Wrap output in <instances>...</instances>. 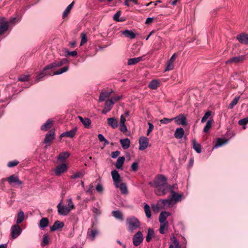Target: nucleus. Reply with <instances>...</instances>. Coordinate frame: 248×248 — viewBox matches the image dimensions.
I'll return each mask as SVG.
<instances>
[{"instance_id":"3","label":"nucleus","mask_w":248,"mask_h":248,"mask_svg":"<svg viewBox=\"0 0 248 248\" xmlns=\"http://www.w3.org/2000/svg\"><path fill=\"white\" fill-rule=\"evenodd\" d=\"M126 225L127 230L132 232L139 228L140 223L139 219L134 216L129 217L126 219Z\"/></svg>"},{"instance_id":"12","label":"nucleus","mask_w":248,"mask_h":248,"mask_svg":"<svg viewBox=\"0 0 248 248\" xmlns=\"http://www.w3.org/2000/svg\"><path fill=\"white\" fill-rule=\"evenodd\" d=\"M139 150L141 151L144 150L147 147L149 143V139L145 137L140 138L139 140Z\"/></svg>"},{"instance_id":"34","label":"nucleus","mask_w":248,"mask_h":248,"mask_svg":"<svg viewBox=\"0 0 248 248\" xmlns=\"http://www.w3.org/2000/svg\"><path fill=\"white\" fill-rule=\"evenodd\" d=\"M112 215L115 218L117 219H119L122 221L124 220V216L122 213L119 210L112 211Z\"/></svg>"},{"instance_id":"48","label":"nucleus","mask_w":248,"mask_h":248,"mask_svg":"<svg viewBox=\"0 0 248 248\" xmlns=\"http://www.w3.org/2000/svg\"><path fill=\"white\" fill-rule=\"evenodd\" d=\"M49 243V238L47 234H45L43 235V238L42 240V242L41 243V246L42 247H44L47 245Z\"/></svg>"},{"instance_id":"46","label":"nucleus","mask_w":248,"mask_h":248,"mask_svg":"<svg viewBox=\"0 0 248 248\" xmlns=\"http://www.w3.org/2000/svg\"><path fill=\"white\" fill-rule=\"evenodd\" d=\"M239 98V96H235V98L231 101L229 105V108L231 109L234 106L237 104Z\"/></svg>"},{"instance_id":"58","label":"nucleus","mask_w":248,"mask_h":248,"mask_svg":"<svg viewBox=\"0 0 248 248\" xmlns=\"http://www.w3.org/2000/svg\"><path fill=\"white\" fill-rule=\"evenodd\" d=\"M148 124L149 125V128L147 132V136H148L150 134V133L153 131L154 127V125L151 123H148Z\"/></svg>"},{"instance_id":"30","label":"nucleus","mask_w":248,"mask_h":248,"mask_svg":"<svg viewBox=\"0 0 248 248\" xmlns=\"http://www.w3.org/2000/svg\"><path fill=\"white\" fill-rule=\"evenodd\" d=\"M112 179L114 182L116 181H121L120 175L116 170H113L111 172Z\"/></svg>"},{"instance_id":"1","label":"nucleus","mask_w":248,"mask_h":248,"mask_svg":"<svg viewBox=\"0 0 248 248\" xmlns=\"http://www.w3.org/2000/svg\"><path fill=\"white\" fill-rule=\"evenodd\" d=\"M149 184L155 188V193L158 196L166 195L172 186L168 185L167 178L161 174L156 175L153 181L149 182Z\"/></svg>"},{"instance_id":"18","label":"nucleus","mask_w":248,"mask_h":248,"mask_svg":"<svg viewBox=\"0 0 248 248\" xmlns=\"http://www.w3.org/2000/svg\"><path fill=\"white\" fill-rule=\"evenodd\" d=\"M8 28V22L4 20V18L1 19V20H0V35H2L7 31Z\"/></svg>"},{"instance_id":"17","label":"nucleus","mask_w":248,"mask_h":248,"mask_svg":"<svg viewBox=\"0 0 248 248\" xmlns=\"http://www.w3.org/2000/svg\"><path fill=\"white\" fill-rule=\"evenodd\" d=\"M77 127H75L70 131L62 133L60 136L61 140L63 137L73 138L77 131Z\"/></svg>"},{"instance_id":"25","label":"nucleus","mask_w":248,"mask_h":248,"mask_svg":"<svg viewBox=\"0 0 248 248\" xmlns=\"http://www.w3.org/2000/svg\"><path fill=\"white\" fill-rule=\"evenodd\" d=\"M192 144L193 148L198 153H201L202 152V146L200 143H198L195 139H193L192 140Z\"/></svg>"},{"instance_id":"9","label":"nucleus","mask_w":248,"mask_h":248,"mask_svg":"<svg viewBox=\"0 0 248 248\" xmlns=\"http://www.w3.org/2000/svg\"><path fill=\"white\" fill-rule=\"evenodd\" d=\"M57 208H58V214L60 215L66 216L70 211V209H69L68 207L62 206V201L58 204Z\"/></svg>"},{"instance_id":"32","label":"nucleus","mask_w":248,"mask_h":248,"mask_svg":"<svg viewBox=\"0 0 248 248\" xmlns=\"http://www.w3.org/2000/svg\"><path fill=\"white\" fill-rule=\"evenodd\" d=\"M125 160L124 156L119 157L116 161L115 166L118 169H121Z\"/></svg>"},{"instance_id":"10","label":"nucleus","mask_w":248,"mask_h":248,"mask_svg":"<svg viewBox=\"0 0 248 248\" xmlns=\"http://www.w3.org/2000/svg\"><path fill=\"white\" fill-rule=\"evenodd\" d=\"M172 201L170 197H169V198L167 199L164 200H160L158 201L156 204V207L157 208L162 209L166 205L170 206L172 203Z\"/></svg>"},{"instance_id":"6","label":"nucleus","mask_w":248,"mask_h":248,"mask_svg":"<svg viewBox=\"0 0 248 248\" xmlns=\"http://www.w3.org/2000/svg\"><path fill=\"white\" fill-rule=\"evenodd\" d=\"M11 235L13 239L17 238L21 233L22 229L18 224H15L12 226L11 229Z\"/></svg>"},{"instance_id":"27","label":"nucleus","mask_w":248,"mask_h":248,"mask_svg":"<svg viewBox=\"0 0 248 248\" xmlns=\"http://www.w3.org/2000/svg\"><path fill=\"white\" fill-rule=\"evenodd\" d=\"M143 57H144V56H141V57H137V58L129 59L128 60L127 64L128 65L135 64L140 62V61H143Z\"/></svg>"},{"instance_id":"20","label":"nucleus","mask_w":248,"mask_h":248,"mask_svg":"<svg viewBox=\"0 0 248 248\" xmlns=\"http://www.w3.org/2000/svg\"><path fill=\"white\" fill-rule=\"evenodd\" d=\"M107 123L108 125L113 129H115L118 127V122L117 119L114 118L112 117L108 118Z\"/></svg>"},{"instance_id":"61","label":"nucleus","mask_w":248,"mask_h":248,"mask_svg":"<svg viewBox=\"0 0 248 248\" xmlns=\"http://www.w3.org/2000/svg\"><path fill=\"white\" fill-rule=\"evenodd\" d=\"M82 35V38L81 40L80 45H82L83 44H85L87 41V39L86 36V35L83 33L81 34Z\"/></svg>"},{"instance_id":"2","label":"nucleus","mask_w":248,"mask_h":248,"mask_svg":"<svg viewBox=\"0 0 248 248\" xmlns=\"http://www.w3.org/2000/svg\"><path fill=\"white\" fill-rule=\"evenodd\" d=\"M55 68L54 67H51L49 66V64L46 66L44 68V70L41 71L39 74H38L36 78V81L38 82L41 80L43 77L45 76H52V75H60L64 72L68 71L69 69L68 66H65L63 68L55 71L53 72V69Z\"/></svg>"},{"instance_id":"11","label":"nucleus","mask_w":248,"mask_h":248,"mask_svg":"<svg viewBox=\"0 0 248 248\" xmlns=\"http://www.w3.org/2000/svg\"><path fill=\"white\" fill-rule=\"evenodd\" d=\"M173 120L175 121L177 125H185L187 124L186 118L183 114H180L178 116L173 118Z\"/></svg>"},{"instance_id":"5","label":"nucleus","mask_w":248,"mask_h":248,"mask_svg":"<svg viewBox=\"0 0 248 248\" xmlns=\"http://www.w3.org/2000/svg\"><path fill=\"white\" fill-rule=\"evenodd\" d=\"M174 185H172L171 189L169 190V192H170L169 197L170 198L172 202H174L175 203L178 202L181 200L182 195L177 193L174 190Z\"/></svg>"},{"instance_id":"47","label":"nucleus","mask_w":248,"mask_h":248,"mask_svg":"<svg viewBox=\"0 0 248 248\" xmlns=\"http://www.w3.org/2000/svg\"><path fill=\"white\" fill-rule=\"evenodd\" d=\"M212 126V121L209 120L207 121V122L205 126H204L203 128V132L204 133H207L209 131L210 129L211 128Z\"/></svg>"},{"instance_id":"21","label":"nucleus","mask_w":248,"mask_h":248,"mask_svg":"<svg viewBox=\"0 0 248 248\" xmlns=\"http://www.w3.org/2000/svg\"><path fill=\"white\" fill-rule=\"evenodd\" d=\"M68 61L67 59H63L58 62H55L53 63L49 64V66L51 67H60L64 64L67 63Z\"/></svg>"},{"instance_id":"23","label":"nucleus","mask_w":248,"mask_h":248,"mask_svg":"<svg viewBox=\"0 0 248 248\" xmlns=\"http://www.w3.org/2000/svg\"><path fill=\"white\" fill-rule=\"evenodd\" d=\"M113 91L112 90L110 91L102 92L100 94L99 101L101 102L105 101L107 98L109 97L110 96L111 93Z\"/></svg>"},{"instance_id":"35","label":"nucleus","mask_w":248,"mask_h":248,"mask_svg":"<svg viewBox=\"0 0 248 248\" xmlns=\"http://www.w3.org/2000/svg\"><path fill=\"white\" fill-rule=\"evenodd\" d=\"M25 218L24 213L23 211L20 210L17 216L16 222L17 224L21 223L24 220Z\"/></svg>"},{"instance_id":"26","label":"nucleus","mask_w":248,"mask_h":248,"mask_svg":"<svg viewBox=\"0 0 248 248\" xmlns=\"http://www.w3.org/2000/svg\"><path fill=\"white\" fill-rule=\"evenodd\" d=\"M120 142L124 150L128 149L130 146V140L128 138L122 139L120 140Z\"/></svg>"},{"instance_id":"40","label":"nucleus","mask_w":248,"mask_h":248,"mask_svg":"<svg viewBox=\"0 0 248 248\" xmlns=\"http://www.w3.org/2000/svg\"><path fill=\"white\" fill-rule=\"evenodd\" d=\"M69 156L70 154L68 152H62L59 155L58 159L62 161H64L66 158L69 157Z\"/></svg>"},{"instance_id":"14","label":"nucleus","mask_w":248,"mask_h":248,"mask_svg":"<svg viewBox=\"0 0 248 248\" xmlns=\"http://www.w3.org/2000/svg\"><path fill=\"white\" fill-rule=\"evenodd\" d=\"M246 57L245 55H241L236 57H234L230 59L228 61L226 62V63H229L231 62H233L235 63H239L243 62L244 60H245Z\"/></svg>"},{"instance_id":"19","label":"nucleus","mask_w":248,"mask_h":248,"mask_svg":"<svg viewBox=\"0 0 248 248\" xmlns=\"http://www.w3.org/2000/svg\"><path fill=\"white\" fill-rule=\"evenodd\" d=\"M176 54H173L171 57L170 60L167 62V67L166 68V71H170L172 70L174 68V62L175 61L176 57Z\"/></svg>"},{"instance_id":"22","label":"nucleus","mask_w":248,"mask_h":248,"mask_svg":"<svg viewBox=\"0 0 248 248\" xmlns=\"http://www.w3.org/2000/svg\"><path fill=\"white\" fill-rule=\"evenodd\" d=\"M63 226V222L57 220L54 222V224L50 227V230L52 232H54L59 229L62 228Z\"/></svg>"},{"instance_id":"59","label":"nucleus","mask_w":248,"mask_h":248,"mask_svg":"<svg viewBox=\"0 0 248 248\" xmlns=\"http://www.w3.org/2000/svg\"><path fill=\"white\" fill-rule=\"evenodd\" d=\"M66 54H65L66 56H72L73 57H75L77 55L78 53L76 51H73L70 52L68 50L66 51Z\"/></svg>"},{"instance_id":"24","label":"nucleus","mask_w":248,"mask_h":248,"mask_svg":"<svg viewBox=\"0 0 248 248\" xmlns=\"http://www.w3.org/2000/svg\"><path fill=\"white\" fill-rule=\"evenodd\" d=\"M170 215V213L167 212H162L159 217V221L161 224L166 222L167 217Z\"/></svg>"},{"instance_id":"55","label":"nucleus","mask_w":248,"mask_h":248,"mask_svg":"<svg viewBox=\"0 0 248 248\" xmlns=\"http://www.w3.org/2000/svg\"><path fill=\"white\" fill-rule=\"evenodd\" d=\"M19 162L16 160H14L12 161H10L8 162L7 164V166L9 168H12L16 166L18 164Z\"/></svg>"},{"instance_id":"15","label":"nucleus","mask_w":248,"mask_h":248,"mask_svg":"<svg viewBox=\"0 0 248 248\" xmlns=\"http://www.w3.org/2000/svg\"><path fill=\"white\" fill-rule=\"evenodd\" d=\"M7 181L11 185L12 183H15L18 185H21L23 184V182L19 179L18 177L15 175H12L9 177L7 178Z\"/></svg>"},{"instance_id":"57","label":"nucleus","mask_w":248,"mask_h":248,"mask_svg":"<svg viewBox=\"0 0 248 248\" xmlns=\"http://www.w3.org/2000/svg\"><path fill=\"white\" fill-rule=\"evenodd\" d=\"M120 16L121 12L120 11L117 12V13L114 15L113 17V20L117 22L119 21Z\"/></svg>"},{"instance_id":"42","label":"nucleus","mask_w":248,"mask_h":248,"mask_svg":"<svg viewBox=\"0 0 248 248\" xmlns=\"http://www.w3.org/2000/svg\"><path fill=\"white\" fill-rule=\"evenodd\" d=\"M114 104V101H113L112 99H108L106 101L105 107L108 108L107 111H109L110 110Z\"/></svg>"},{"instance_id":"41","label":"nucleus","mask_w":248,"mask_h":248,"mask_svg":"<svg viewBox=\"0 0 248 248\" xmlns=\"http://www.w3.org/2000/svg\"><path fill=\"white\" fill-rule=\"evenodd\" d=\"M171 240L173 241V243L174 245H170L169 246V248H180L181 246L178 240L175 238V237H173V238H171Z\"/></svg>"},{"instance_id":"62","label":"nucleus","mask_w":248,"mask_h":248,"mask_svg":"<svg viewBox=\"0 0 248 248\" xmlns=\"http://www.w3.org/2000/svg\"><path fill=\"white\" fill-rule=\"evenodd\" d=\"M120 154V152L119 151L112 152L111 153V157L113 158H115L117 156H118Z\"/></svg>"},{"instance_id":"50","label":"nucleus","mask_w":248,"mask_h":248,"mask_svg":"<svg viewBox=\"0 0 248 248\" xmlns=\"http://www.w3.org/2000/svg\"><path fill=\"white\" fill-rule=\"evenodd\" d=\"M30 79V75H21L18 78V80L22 82L29 81Z\"/></svg>"},{"instance_id":"56","label":"nucleus","mask_w":248,"mask_h":248,"mask_svg":"<svg viewBox=\"0 0 248 248\" xmlns=\"http://www.w3.org/2000/svg\"><path fill=\"white\" fill-rule=\"evenodd\" d=\"M66 207H68L69 209H70V211L72 209H73L75 208V206L72 201L71 199H69L68 200V204Z\"/></svg>"},{"instance_id":"52","label":"nucleus","mask_w":248,"mask_h":248,"mask_svg":"<svg viewBox=\"0 0 248 248\" xmlns=\"http://www.w3.org/2000/svg\"><path fill=\"white\" fill-rule=\"evenodd\" d=\"M227 140H224L221 139H218L217 141L216 146H222V145H224V144H225L226 143H227Z\"/></svg>"},{"instance_id":"51","label":"nucleus","mask_w":248,"mask_h":248,"mask_svg":"<svg viewBox=\"0 0 248 248\" xmlns=\"http://www.w3.org/2000/svg\"><path fill=\"white\" fill-rule=\"evenodd\" d=\"M173 121V118H164L160 120V122L161 124H168L169 123Z\"/></svg>"},{"instance_id":"60","label":"nucleus","mask_w":248,"mask_h":248,"mask_svg":"<svg viewBox=\"0 0 248 248\" xmlns=\"http://www.w3.org/2000/svg\"><path fill=\"white\" fill-rule=\"evenodd\" d=\"M138 164L137 162H134L132 164L131 169L133 171H136L138 170Z\"/></svg>"},{"instance_id":"63","label":"nucleus","mask_w":248,"mask_h":248,"mask_svg":"<svg viewBox=\"0 0 248 248\" xmlns=\"http://www.w3.org/2000/svg\"><path fill=\"white\" fill-rule=\"evenodd\" d=\"M122 97V96L118 95H115L114 96H112L110 99H112L113 101L116 102L121 99Z\"/></svg>"},{"instance_id":"33","label":"nucleus","mask_w":248,"mask_h":248,"mask_svg":"<svg viewBox=\"0 0 248 248\" xmlns=\"http://www.w3.org/2000/svg\"><path fill=\"white\" fill-rule=\"evenodd\" d=\"M74 1H73L71 4H70L65 9L62 13V18H64L67 16L68 14H69L71 10L73 8L74 5Z\"/></svg>"},{"instance_id":"37","label":"nucleus","mask_w":248,"mask_h":248,"mask_svg":"<svg viewBox=\"0 0 248 248\" xmlns=\"http://www.w3.org/2000/svg\"><path fill=\"white\" fill-rule=\"evenodd\" d=\"M49 223V220L46 217H43L40 220L39 222V227L41 228H44L47 227Z\"/></svg>"},{"instance_id":"49","label":"nucleus","mask_w":248,"mask_h":248,"mask_svg":"<svg viewBox=\"0 0 248 248\" xmlns=\"http://www.w3.org/2000/svg\"><path fill=\"white\" fill-rule=\"evenodd\" d=\"M211 115V111H207L204 115L203 117L202 118L201 122L203 123L206 122L207 119Z\"/></svg>"},{"instance_id":"36","label":"nucleus","mask_w":248,"mask_h":248,"mask_svg":"<svg viewBox=\"0 0 248 248\" xmlns=\"http://www.w3.org/2000/svg\"><path fill=\"white\" fill-rule=\"evenodd\" d=\"M155 234L154 231L152 228H149L148 230V233L146 237V241L149 242Z\"/></svg>"},{"instance_id":"28","label":"nucleus","mask_w":248,"mask_h":248,"mask_svg":"<svg viewBox=\"0 0 248 248\" xmlns=\"http://www.w3.org/2000/svg\"><path fill=\"white\" fill-rule=\"evenodd\" d=\"M78 118H79L80 121L82 123V124L84 125V126L86 128L89 127V126L91 124V120L89 118H84L80 116H79L78 117Z\"/></svg>"},{"instance_id":"54","label":"nucleus","mask_w":248,"mask_h":248,"mask_svg":"<svg viewBox=\"0 0 248 248\" xmlns=\"http://www.w3.org/2000/svg\"><path fill=\"white\" fill-rule=\"evenodd\" d=\"M84 175L83 173L82 172H78L76 173L75 174L72 175L71 176V179H76L77 178L81 177L83 176Z\"/></svg>"},{"instance_id":"4","label":"nucleus","mask_w":248,"mask_h":248,"mask_svg":"<svg viewBox=\"0 0 248 248\" xmlns=\"http://www.w3.org/2000/svg\"><path fill=\"white\" fill-rule=\"evenodd\" d=\"M98 234L97 227L94 223H93L91 228L88 229L87 231V237L92 241L94 240L96 236Z\"/></svg>"},{"instance_id":"39","label":"nucleus","mask_w":248,"mask_h":248,"mask_svg":"<svg viewBox=\"0 0 248 248\" xmlns=\"http://www.w3.org/2000/svg\"><path fill=\"white\" fill-rule=\"evenodd\" d=\"M159 86V82L157 80H153L149 84L148 87L151 89H156Z\"/></svg>"},{"instance_id":"8","label":"nucleus","mask_w":248,"mask_h":248,"mask_svg":"<svg viewBox=\"0 0 248 248\" xmlns=\"http://www.w3.org/2000/svg\"><path fill=\"white\" fill-rule=\"evenodd\" d=\"M55 129H51L46 135V137L44 141L45 144H49L55 139Z\"/></svg>"},{"instance_id":"16","label":"nucleus","mask_w":248,"mask_h":248,"mask_svg":"<svg viewBox=\"0 0 248 248\" xmlns=\"http://www.w3.org/2000/svg\"><path fill=\"white\" fill-rule=\"evenodd\" d=\"M66 165L65 164H62L56 167L55 173L57 176H60L62 173L66 171Z\"/></svg>"},{"instance_id":"13","label":"nucleus","mask_w":248,"mask_h":248,"mask_svg":"<svg viewBox=\"0 0 248 248\" xmlns=\"http://www.w3.org/2000/svg\"><path fill=\"white\" fill-rule=\"evenodd\" d=\"M236 38L240 43L248 45V33H241L238 34Z\"/></svg>"},{"instance_id":"43","label":"nucleus","mask_w":248,"mask_h":248,"mask_svg":"<svg viewBox=\"0 0 248 248\" xmlns=\"http://www.w3.org/2000/svg\"><path fill=\"white\" fill-rule=\"evenodd\" d=\"M120 189L123 194H126L128 193V190L125 183H121L120 185Z\"/></svg>"},{"instance_id":"44","label":"nucleus","mask_w":248,"mask_h":248,"mask_svg":"<svg viewBox=\"0 0 248 248\" xmlns=\"http://www.w3.org/2000/svg\"><path fill=\"white\" fill-rule=\"evenodd\" d=\"M168 227V222L167 221H166L164 223L161 224V225L160 226V228H159L160 233L161 234H164L165 233L164 230L165 229L167 230Z\"/></svg>"},{"instance_id":"31","label":"nucleus","mask_w":248,"mask_h":248,"mask_svg":"<svg viewBox=\"0 0 248 248\" xmlns=\"http://www.w3.org/2000/svg\"><path fill=\"white\" fill-rule=\"evenodd\" d=\"M184 132L182 128H177L175 132L174 137L177 139H181L184 135Z\"/></svg>"},{"instance_id":"38","label":"nucleus","mask_w":248,"mask_h":248,"mask_svg":"<svg viewBox=\"0 0 248 248\" xmlns=\"http://www.w3.org/2000/svg\"><path fill=\"white\" fill-rule=\"evenodd\" d=\"M122 33L126 37L130 39H134L136 36L135 34L132 31L126 30L123 31Z\"/></svg>"},{"instance_id":"7","label":"nucleus","mask_w":248,"mask_h":248,"mask_svg":"<svg viewBox=\"0 0 248 248\" xmlns=\"http://www.w3.org/2000/svg\"><path fill=\"white\" fill-rule=\"evenodd\" d=\"M143 240V235L140 231L138 232L133 237V245L137 247L139 246Z\"/></svg>"},{"instance_id":"53","label":"nucleus","mask_w":248,"mask_h":248,"mask_svg":"<svg viewBox=\"0 0 248 248\" xmlns=\"http://www.w3.org/2000/svg\"><path fill=\"white\" fill-rule=\"evenodd\" d=\"M248 123V117L240 120L238 122L239 124L243 126H245Z\"/></svg>"},{"instance_id":"64","label":"nucleus","mask_w":248,"mask_h":248,"mask_svg":"<svg viewBox=\"0 0 248 248\" xmlns=\"http://www.w3.org/2000/svg\"><path fill=\"white\" fill-rule=\"evenodd\" d=\"M121 128L120 130L123 132H125L127 130V127L125 126V124H120Z\"/></svg>"},{"instance_id":"45","label":"nucleus","mask_w":248,"mask_h":248,"mask_svg":"<svg viewBox=\"0 0 248 248\" xmlns=\"http://www.w3.org/2000/svg\"><path fill=\"white\" fill-rule=\"evenodd\" d=\"M144 212L145 213L146 216L148 218H150L151 217V212L150 210V208L149 205L146 204L144 207Z\"/></svg>"},{"instance_id":"29","label":"nucleus","mask_w":248,"mask_h":248,"mask_svg":"<svg viewBox=\"0 0 248 248\" xmlns=\"http://www.w3.org/2000/svg\"><path fill=\"white\" fill-rule=\"evenodd\" d=\"M52 126V121L50 120H48L45 124L41 126V129L43 131H47L51 128Z\"/></svg>"}]
</instances>
